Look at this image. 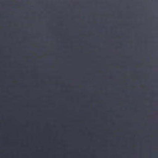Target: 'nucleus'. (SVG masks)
<instances>
[{
  "label": "nucleus",
  "instance_id": "obj_5",
  "mask_svg": "<svg viewBox=\"0 0 158 158\" xmlns=\"http://www.w3.org/2000/svg\"><path fill=\"white\" fill-rule=\"evenodd\" d=\"M148 71H149V69H148Z\"/></svg>",
  "mask_w": 158,
  "mask_h": 158
},
{
  "label": "nucleus",
  "instance_id": "obj_8",
  "mask_svg": "<svg viewBox=\"0 0 158 158\" xmlns=\"http://www.w3.org/2000/svg\"><path fill=\"white\" fill-rule=\"evenodd\" d=\"M148 75H149V73H148Z\"/></svg>",
  "mask_w": 158,
  "mask_h": 158
},
{
  "label": "nucleus",
  "instance_id": "obj_11",
  "mask_svg": "<svg viewBox=\"0 0 158 158\" xmlns=\"http://www.w3.org/2000/svg\"><path fill=\"white\" fill-rule=\"evenodd\" d=\"M148 149H149V148H148Z\"/></svg>",
  "mask_w": 158,
  "mask_h": 158
},
{
  "label": "nucleus",
  "instance_id": "obj_3",
  "mask_svg": "<svg viewBox=\"0 0 158 158\" xmlns=\"http://www.w3.org/2000/svg\"><path fill=\"white\" fill-rule=\"evenodd\" d=\"M148 71H149V69H148Z\"/></svg>",
  "mask_w": 158,
  "mask_h": 158
},
{
  "label": "nucleus",
  "instance_id": "obj_2",
  "mask_svg": "<svg viewBox=\"0 0 158 158\" xmlns=\"http://www.w3.org/2000/svg\"><path fill=\"white\" fill-rule=\"evenodd\" d=\"M146 158H148V128H146Z\"/></svg>",
  "mask_w": 158,
  "mask_h": 158
},
{
  "label": "nucleus",
  "instance_id": "obj_4",
  "mask_svg": "<svg viewBox=\"0 0 158 158\" xmlns=\"http://www.w3.org/2000/svg\"><path fill=\"white\" fill-rule=\"evenodd\" d=\"M148 71H149V69H148Z\"/></svg>",
  "mask_w": 158,
  "mask_h": 158
},
{
  "label": "nucleus",
  "instance_id": "obj_6",
  "mask_svg": "<svg viewBox=\"0 0 158 158\" xmlns=\"http://www.w3.org/2000/svg\"><path fill=\"white\" fill-rule=\"evenodd\" d=\"M148 75H149V73H148Z\"/></svg>",
  "mask_w": 158,
  "mask_h": 158
},
{
  "label": "nucleus",
  "instance_id": "obj_10",
  "mask_svg": "<svg viewBox=\"0 0 158 158\" xmlns=\"http://www.w3.org/2000/svg\"><path fill=\"white\" fill-rule=\"evenodd\" d=\"M148 118H149V117H148Z\"/></svg>",
  "mask_w": 158,
  "mask_h": 158
},
{
  "label": "nucleus",
  "instance_id": "obj_9",
  "mask_svg": "<svg viewBox=\"0 0 158 158\" xmlns=\"http://www.w3.org/2000/svg\"><path fill=\"white\" fill-rule=\"evenodd\" d=\"M148 102H149V100L148 101Z\"/></svg>",
  "mask_w": 158,
  "mask_h": 158
},
{
  "label": "nucleus",
  "instance_id": "obj_7",
  "mask_svg": "<svg viewBox=\"0 0 158 158\" xmlns=\"http://www.w3.org/2000/svg\"><path fill=\"white\" fill-rule=\"evenodd\" d=\"M148 75H149V73H148Z\"/></svg>",
  "mask_w": 158,
  "mask_h": 158
},
{
  "label": "nucleus",
  "instance_id": "obj_1",
  "mask_svg": "<svg viewBox=\"0 0 158 158\" xmlns=\"http://www.w3.org/2000/svg\"><path fill=\"white\" fill-rule=\"evenodd\" d=\"M146 77H148V15H147V0H146Z\"/></svg>",
  "mask_w": 158,
  "mask_h": 158
}]
</instances>
